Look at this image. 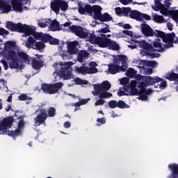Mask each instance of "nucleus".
<instances>
[{
  "instance_id": "f257e3e1",
  "label": "nucleus",
  "mask_w": 178,
  "mask_h": 178,
  "mask_svg": "<svg viewBox=\"0 0 178 178\" xmlns=\"http://www.w3.org/2000/svg\"><path fill=\"white\" fill-rule=\"evenodd\" d=\"M24 118L25 115L18 117L19 121L17 124V129L15 131H10L8 130V129H10V127H12V124H13V118H4L1 122H0V135L9 136V137H13V138H16V137L20 136L22 134V129H24V125L26 124V122H24Z\"/></svg>"
},
{
  "instance_id": "f3484780",
  "label": "nucleus",
  "mask_w": 178,
  "mask_h": 178,
  "mask_svg": "<svg viewBox=\"0 0 178 178\" xmlns=\"http://www.w3.org/2000/svg\"><path fill=\"white\" fill-rule=\"evenodd\" d=\"M140 48L146 51V52H155V49L152 47V44L147 42L145 40H141L138 42Z\"/></svg>"
},
{
  "instance_id": "39448f33",
  "label": "nucleus",
  "mask_w": 178,
  "mask_h": 178,
  "mask_svg": "<svg viewBox=\"0 0 178 178\" xmlns=\"http://www.w3.org/2000/svg\"><path fill=\"white\" fill-rule=\"evenodd\" d=\"M2 55L8 60L10 69H19V58L15 51L3 50Z\"/></svg>"
},
{
  "instance_id": "72a5a7b5",
  "label": "nucleus",
  "mask_w": 178,
  "mask_h": 178,
  "mask_svg": "<svg viewBox=\"0 0 178 178\" xmlns=\"http://www.w3.org/2000/svg\"><path fill=\"white\" fill-rule=\"evenodd\" d=\"M12 48H16V42L12 40L7 41L4 47V50H12Z\"/></svg>"
},
{
  "instance_id": "864d4df0",
  "label": "nucleus",
  "mask_w": 178,
  "mask_h": 178,
  "mask_svg": "<svg viewBox=\"0 0 178 178\" xmlns=\"http://www.w3.org/2000/svg\"><path fill=\"white\" fill-rule=\"evenodd\" d=\"M154 3H155L156 7H155V8L153 7L154 10H156V11L159 10V5H161V1L154 0Z\"/></svg>"
},
{
  "instance_id": "79ce46f5",
  "label": "nucleus",
  "mask_w": 178,
  "mask_h": 178,
  "mask_svg": "<svg viewBox=\"0 0 178 178\" xmlns=\"http://www.w3.org/2000/svg\"><path fill=\"white\" fill-rule=\"evenodd\" d=\"M50 45H59V40L54 38L52 36H50L48 42Z\"/></svg>"
},
{
  "instance_id": "20e7f679",
  "label": "nucleus",
  "mask_w": 178,
  "mask_h": 178,
  "mask_svg": "<svg viewBox=\"0 0 178 178\" xmlns=\"http://www.w3.org/2000/svg\"><path fill=\"white\" fill-rule=\"evenodd\" d=\"M55 115H56V108L55 107L49 108L47 113V110L44 108H42L40 110V113L37 115L36 118L34 119L35 124L37 126H41V124H44L45 121L49 118H54Z\"/></svg>"
},
{
  "instance_id": "5701e85b",
  "label": "nucleus",
  "mask_w": 178,
  "mask_h": 178,
  "mask_svg": "<svg viewBox=\"0 0 178 178\" xmlns=\"http://www.w3.org/2000/svg\"><path fill=\"white\" fill-rule=\"evenodd\" d=\"M34 37L36 40H39L44 43V42H48L51 37V35L40 32V33H35L34 35Z\"/></svg>"
},
{
  "instance_id": "49530a36",
  "label": "nucleus",
  "mask_w": 178,
  "mask_h": 178,
  "mask_svg": "<svg viewBox=\"0 0 178 178\" xmlns=\"http://www.w3.org/2000/svg\"><path fill=\"white\" fill-rule=\"evenodd\" d=\"M105 28H102L99 30V33H104V34L106 33H111V29H109V25L105 24Z\"/></svg>"
},
{
  "instance_id": "37998d69",
  "label": "nucleus",
  "mask_w": 178,
  "mask_h": 178,
  "mask_svg": "<svg viewBox=\"0 0 178 178\" xmlns=\"http://www.w3.org/2000/svg\"><path fill=\"white\" fill-rule=\"evenodd\" d=\"M129 95L134 97V95H140V90L136 89V88H130Z\"/></svg>"
},
{
  "instance_id": "393cba45",
  "label": "nucleus",
  "mask_w": 178,
  "mask_h": 178,
  "mask_svg": "<svg viewBox=\"0 0 178 178\" xmlns=\"http://www.w3.org/2000/svg\"><path fill=\"white\" fill-rule=\"evenodd\" d=\"M106 48L111 49V51H119L120 49V47H119V44L113 40L108 38L107 40V44Z\"/></svg>"
},
{
  "instance_id": "a878e982",
  "label": "nucleus",
  "mask_w": 178,
  "mask_h": 178,
  "mask_svg": "<svg viewBox=\"0 0 178 178\" xmlns=\"http://www.w3.org/2000/svg\"><path fill=\"white\" fill-rule=\"evenodd\" d=\"M176 40V33L172 32L171 33H165L163 38V42H170L175 44V40Z\"/></svg>"
},
{
  "instance_id": "bb28decb",
  "label": "nucleus",
  "mask_w": 178,
  "mask_h": 178,
  "mask_svg": "<svg viewBox=\"0 0 178 178\" xmlns=\"http://www.w3.org/2000/svg\"><path fill=\"white\" fill-rule=\"evenodd\" d=\"M153 48H159L155 49L154 52H165V49L162 47V40L157 38L152 42Z\"/></svg>"
},
{
  "instance_id": "423d86ee",
  "label": "nucleus",
  "mask_w": 178,
  "mask_h": 178,
  "mask_svg": "<svg viewBox=\"0 0 178 178\" xmlns=\"http://www.w3.org/2000/svg\"><path fill=\"white\" fill-rule=\"evenodd\" d=\"M162 81V78H159V76H149L146 79V82L142 81L139 83L138 85V88H140L142 92H144L146 95H151L152 94V90L151 89L147 90V87H149V86H152L156 83H160Z\"/></svg>"
},
{
  "instance_id": "4be33fe9",
  "label": "nucleus",
  "mask_w": 178,
  "mask_h": 178,
  "mask_svg": "<svg viewBox=\"0 0 178 178\" xmlns=\"http://www.w3.org/2000/svg\"><path fill=\"white\" fill-rule=\"evenodd\" d=\"M168 169L171 170L170 175L168 176V178H178V164L177 163H171L168 165Z\"/></svg>"
},
{
  "instance_id": "f8f14e48",
  "label": "nucleus",
  "mask_w": 178,
  "mask_h": 178,
  "mask_svg": "<svg viewBox=\"0 0 178 178\" xmlns=\"http://www.w3.org/2000/svg\"><path fill=\"white\" fill-rule=\"evenodd\" d=\"M108 106L111 109H115V108H119L120 109H127L130 108L129 104H126L123 100H111L108 102Z\"/></svg>"
},
{
  "instance_id": "8fccbe9b",
  "label": "nucleus",
  "mask_w": 178,
  "mask_h": 178,
  "mask_svg": "<svg viewBox=\"0 0 178 178\" xmlns=\"http://www.w3.org/2000/svg\"><path fill=\"white\" fill-rule=\"evenodd\" d=\"M173 44L174 43L165 42V44H163V47L162 46V48H163L164 51H165L166 49H169V48L173 47H174Z\"/></svg>"
},
{
  "instance_id": "b1692460",
  "label": "nucleus",
  "mask_w": 178,
  "mask_h": 178,
  "mask_svg": "<svg viewBox=\"0 0 178 178\" xmlns=\"http://www.w3.org/2000/svg\"><path fill=\"white\" fill-rule=\"evenodd\" d=\"M0 10L2 13H9L12 10V6L6 1L0 0Z\"/></svg>"
},
{
  "instance_id": "5fc2aeb1",
  "label": "nucleus",
  "mask_w": 178,
  "mask_h": 178,
  "mask_svg": "<svg viewBox=\"0 0 178 178\" xmlns=\"http://www.w3.org/2000/svg\"><path fill=\"white\" fill-rule=\"evenodd\" d=\"M9 34V31L3 29V28H0V35H8Z\"/></svg>"
},
{
  "instance_id": "aec40b11",
  "label": "nucleus",
  "mask_w": 178,
  "mask_h": 178,
  "mask_svg": "<svg viewBox=\"0 0 178 178\" xmlns=\"http://www.w3.org/2000/svg\"><path fill=\"white\" fill-rule=\"evenodd\" d=\"M17 58L18 60H21V62H24V63H27L29 65L30 62H31V57L24 51H17Z\"/></svg>"
},
{
  "instance_id": "f704fd0d",
  "label": "nucleus",
  "mask_w": 178,
  "mask_h": 178,
  "mask_svg": "<svg viewBox=\"0 0 178 178\" xmlns=\"http://www.w3.org/2000/svg\"><path fill=\"white\" fill-rule=\"evenodd\" d=\"M126 74L129 79H134L136 74H137V71L134 68H129L126 72Z\"/></svg>"
},
{
  "instance_id": "f03ea898",
  "label": "nucleus",
  "mask_w": 178,
  "mask_h": 178,
  "mask_svg": "<svg viewBox=\"0 0 178 178\" xmlns=\"http://www.w3.org/2000/svg\"><path fill=\"white\" fill-rule=\"evenodd\" d=\"M102 10V8L99 6H91L90 4L85 5L84 7L81 6V4L79 3L78 6V12L81 15H90V16H93V19L95 20H99L100 22H111V20H113V17L111 16L108 13H104L102 14L101 13Z\"/></svg>"
},
{
  "instance_id": "2eb2a0df",
  "label": "nucleus",
  "mask_w": 178,
  "mask_h": 178,
  "mask_svg": "<svg viewBox=\"0 0 178 178\" xmlns=\"http://www.w3.org/2000/svg\"><path fill=\"white\" fill-rule=\"evenodd\" d=\"M19 33H24L25 35L29 37V35H35V30L30 26L27 24H21L19 26Z\"/></svg>"
},
{
  "instance_id": "bf43d9fd",
  "label": "nucleus",
  "mask_w": 178,
  "mask_h": 178,
  "mask_svg": "<svg viewBox=\"0 0 178 178\" xmlns=\"http://www.w3.org/2000/svg\"><path fill=\"white\" fill-rule=\"evenodd\" d=\"M115 13L116 15H122V12H123V8H120V7H117L115 8Z\"/></svg>"
},
{
  "instance_id": "de8ad7c7",
  "label": "nucleus",
  "mask_w": 178,
  "mask_h": 178,
  "mask_svg": "<svg viewBox=\"0 0 178 178\" xmlns=\"http://www.w3.org/2000/svg\"><path fill=\"white\" fill-rule=\"evenodd\" d=\"M139 98L141 99V101H147L148 99V96H147L144 92L141 91L140 89V94H139Z\"/></svg>"
},
{
  "instance_id": "473e14b6",
  "label": "nucleus",
  "mask_w": 178,
  "mask_h": 178,
  "mask_svg": "<svg viewBox=\"0 0 178 178\" xmlns=\"http://www.w3.org/2000/svg\"><path fill=\"white\" fill-rule=\"evenodd\" d=\"M117 60L122 62V66L127 67V56L120 54L117 56Z\"/></svg>"
},
{
  "instance_id": "0eeeda50",
  "label": "nucleus",
  "mask_w": 178,
  "mask_h": 178,
  "mask_svg": "<svg viewBox=\"0 0 178 178\" xmlns=\"http://www.w3.org/2000/svg\"><path fill=\"white\" fill-rule=\"evenodd\" d=\"M63 87V83L58 82L56 83H42L41 85V90L44 92V94H56L59 90Z\"/></svg>"
},
{
  "instance_id": "1a4fd4ad",
  "label": "nucleus",
  "mask_w": 178,
  "mask_h": 178,
  "mask_svg": "<svg viewBox=\"0 0 178 178\" xmlns=\"http://www.w3.org/2000/svg\"><path fill=\"white\" fill-rule=\"evenodd\" d=\"M119 61H114L113 63H110L108 65V73L110 74H116V73H120V72H126L127 70V67L125 65H118Z\"/></svg>"
},
{
  "instance_id": "13d9d810",
  "label": "nucleus",
  "mask_w": 178,
  "mask_h": 178,
  "mask_svg": "<svg viewBox=\"0 0 178 178\" xmlns=\"http://www.w3.org/2000/svg\"><path fill=\"white\" fill-rule=\"evenodd\" d=\"M122 34H126V35H129V37H133V31L129 30L122 31Z\"/></svg>"
},
{
  "instance_id": "9d476101",
  "label": "nucleus",
  "mask_w": 178,
  "mask_h": 178,
  "mask_svg": "<svg viewBox=\"0 0 178 178\" xmlns=\"http://www.w3.org/2000/svg\"><path fill=\"white\" fill-rule=\"evenodd\" d=\"M70 30L75 35L79 37V38H88V37L89 32L87 30L85 31L84 28L81 26L72 25L70 27Z\"/></svg>"
},
{
  "instance_id": "603ef678",
  "label": "nucleus",
  "mask_w": 178,
  "mask_h": 178,
  "mask_svg": "<svg viewBox=\"0 0 178 178\" xmlns=\"http://www.w3.org/2000/svg\"><path fill=\"white\" fill-rule=\"evenodd\" d=\"M137 84H138V82L137 81H131L129 83L130 88H136Z\"/></svg>"
},
{
  "instance_id": "c03bdc74",
  "label": "nucleus",
  "mask_w": 178,
  "mask_h": 178,
  "mask_svg": "<svg viewBox=\"0 0 178 178\" xmlns=\"http://www.w3.org/2000/svg\"><path fill=\"white\" fill-rule=\"evenodd\" d=\"M18 99L19 101H30V99H31V97L27 96V95L26 94H22L18 96Z\"/></svg>"
},
{
  "instance_id": "7c9ffc66",
  "label": "nucleus",
  "mask_w": 178,
  "mask_h": 178,
  "mask_svg": "<svg viewBox=\"0 0 178 178\" xmlns=\"http://www.w3.org/2000/svg\"><path fill=\"white\" fill-rule=\"evenodd\" d=\"M86 58H88V52L86 50H82L78 54L77 60L81 63Z\"/></svg>"
},
{
  "instance_id": "dca6fc26",
  "label": "nucleus",
  "mask_w": 178,
  "mask_h": 178,
  "mask_svg": "<svg viewBox=\"0 0 178 178\" xmlns=\"http://www.w3.org/2000/svg\"><path fill=\"white\" fill-rule=\"evenodd\" d=\"M142 33L145 37H154V29L147 24L145 22H143L141 24Z\"/></svg>"
},
{
  "instance_id": "0e129e2a",
  "label": "nucleus",
  "mask_w": 178,
  "mask_h": 178,
  "mask_svg": "<svg viewBox=\"0 0 178 178\" xmlns=\"http://www.w3.org/2000/svg\"><path fill=\"white\" fill-rule=\"evenodd\" d=\"M147 65L151 67H155L156 65H157V63L156 61H148Z\"/></svg>"
},
{
  "instance_id": "680f3d73",
  "label": "nucleus",
  "mask_w": 178,
  "mask_h": 178,
  "mask_svg": "<svg viewBox=\"0 0 178 178\" xmlns=\"http://www.w3.org/2000/svg\"><path fill=\"white\" fill-rule=\"evenodd\" d=\"M28 43L29 44V45L35 44V40H34V38L30 36L29 38H28Z\"/></svg>"
},
{
  "instance_id": "c85d7f7f",
  "label": "nucleus",
  "mask_w": 178,
  "mask_h": 178,
  "mask_svg": "<svg viewBox=\"0 0 178 178\" xmlns=\"http://www.w3.org/2000/svg\"><path fill=\"white\" fill-rule=\"evenodd\" d=\"M165 79L169 81H177L178 80V74L176 72H168L165 74Z\"/></svg>"
},
{
  "instance_id": "ddd939ff",
  "label": "nucleus",
  "mask_w": 178,
  "mask_h": 178,
  "mask_svg": "<svg viewBox=\"0 0 178 178\" xmlns=\"http://www.w3.org/2000/svg\"><path fill=\"white\" fill-rule=\"evenodd\" d=\"M58 73L64 80H70L72 79V67H70V64L66 67H60Z\"/></svg>"
},
{
  "instance_id": "a211bd4d",
  "label": "nucleus",
  "mask_w": 178,
  "mask_h": 178,
  "mask_svg": "<svg viewBox=\"0 0 178 178\" xmlns=\"http://www.w3.org/2000/svg\"><path fill=\"white\" fill-rule=\"evenodd\" d=\"M22 23L18 22L17 24H15L13 22H6V27L10 31H15L17 33H19L20 30V26Z\"/></svg>"
},
{
  "instance_id": "e433bc0d",
  "label": "nucleus",
  "mask_w": 178,
  "mask_h": 178,
  "mask_svg": "<svg viewBox=\"0 0 178 178\" xmlns=\"http://www.w3.org/2000/svg\"><path fill=\"white\" fill-rule=\"evenodd\" d=\"M153 20L156 23H163L165 22V18L162 15H158L156 14L153 15Z\"/></svg>"
},
{
  "instance_id": "a18cd8bd",
  "label": "nucleus",
  "mask_w": 178,
  "mask_h": 178,
  "mask_svg": "<svg viewBox=\"0 0 178 178\" xmlns=\"http://www.w3.org/2000/svg\"><path fill=\"white\" fill-rule=\"evenodd\" d=\"M130 12H131V8L130 7L122 8V15H124V16H129Z\"/></svg>"
},
{
  "instance_id": "7ed1b4c3",
  "label": "nucleus",
  "mask_w": 178,
  "mask_h": 178,
  "mask_svg": "<svg viewBox=\"0 0 178 178\" xmlns=\"http://www.w3.org/2000/svg\"><path fill=\"white\" fill-rule=\"evenodd\" d=\"M111 83L108 81H103L102 83H97L93 85L94 90L92 94L94 97H99V99L95 102V106H99L104 105L106 102L104 99L111 98L112 93L108 92L111 90Z\"/></svg>"
},
{
  "instance_id": "ea45409f",
  "label": "nucleus",
  "mask_w": 178,
  "mask_h": 178,
  "mask_svg": "<svg viewBox=\"0 0 178 178\" xmlns=\"http://www.w3.org/2000/svg\"><path fill=\"white\" fill-rule=\"evenodd\" d=\"M170 15L174 22L178 23V10H171Z\"/></svg>"
},
{
  "instance_id": "338daca9",
  "label": "nucleus",
  "mask_w": 178,
  "mask_h": 178,
  "mask_svg": "<svg viewBox=\"0 0 178 178\" xmlns=\"http://www.w3.org/2000/svg\"><path fill=\"white\" fill-rule=\"evenodd\" d=\"M90 99H91L90 98L81 99L80 101L81 105H86V104H87L88 101H90Z\"/></svg>"
},
{
  "instance_id": "9b49d317",
  "label": "nucleus",
  "mask_w": 178,
  "mask_h": 178,
  "mask_svg": "<svg viewBox=\"0 0 178 178\" xmlns=\"http://www.w3.org/2000/svg\"><path fill=\"white\" fill-rule=\"evenodd\" d=\"M75 71L79 74H94L98 73V68H90V67L86 66V64H83L81 67H75Z\"/></svg>"
},
{
  "instance_id": "774afa93",
  "label": "nucleus",
  "mask_w": 178,
  "mask_h": 178,
  "mask_svg": "<svg viewBox=\"0 0 178 178\" xmlns=\"http://www.w3.org/2000/svg\"><path fill=\"white\" fill-rule=\"evenodd\" d=\"M144 72L146 74H152V68H146Z\"/></svg>"
},
{
  "instance_id": "052dcab7",
  "label": "nucleus",
  "mask_w": 178,
  "mask_h": 178,
  "mask_svg": "<svg viewBox=\"0 0 178 178\" xmlns=\"http://www.w3.org/2000/svg\"><path fill=\"white\" fill-rule=\"evenodd\" d=\"M120 2L122 5H129L131 2H133V0H120Z\"/></svg>"
},
{
  "instance_id": "58836bf2",
  "label": "nucleus",
  "mask_w": 178,
  "mask_h": 178,
  "mask_svg": "<svg viewBox=\"0 0 178 178\" xmlns=\"http://www.w3.org/2000/svg\"><path fill=\"white\" fill-rule=\"evenodd\" d=\"M89 41L91 44H97V41L98 40V37H97V35H95L94 34V32H92V33H90L89 32Z\"/></svg>"
},
{
  "instance_id": "6e6d98bb",
  "label": "nucleus",
  "mask_w": 178,
  "mask_h": 178,
  "mask_svg": "<svg viewBox=\"0 0 178 178\" xmlns=\"http://www.w3.org/2000/svg\"><path fill=\"white\" fill-rule=\"evenodd\" d=\"M143 19H145V20H151V16L147 14H141V22H143Z\"/></svg>"
},
{
  "instance_id": "c9c22d12",
  "label": "nucleus",
  "mask_w": 178,
  "mask_h": 178,
  "mask_svg": "<svg viewBox=\"0 0 178 178\" xmlns=\"http://www.w3.org/2000/svg\"><path fill=\"white\" fill-rule=\"evenodd\" d=\"M165 32L159 30L153 31V37H156V38H161L163 40V37H165Z\"/></svg>"
},
{
  "instance_id": "4c0bfd02",
  "label": "nucleus",
  "mask_w": 178,
  "mask_h": 178,
  "mask_svg": "<svg viewBox=\"0 0 178 178\" xmlns=\"http://www.w3.org/2000/svg\"><path fill=\"white\" fill-rule=\"evenodd\" d=\"M45 48V43L43 42H36L35 43V47H33V49H37V51H42V49H44Z\"/></svg>"
},
{
  "instance_id": "cd10ccee",
  "label": "nucleus",
  "mask_w": 178,
  "mask_h": 178,
  "mask_svg": "<svg viewBox=\"0 0 178 178\" xmlns=\"http://www.w3.org/2000/svg\"><path fill=\"white\" fill-rule=\"evenodd\" d=\"M31 64H32V67L35 69V70H40L41 67L44 66V61L42 60H37V58L35 57L31 58Z\"/></svg>"
},
{
  "instance_id": "4d7b16f0",
  "label": "nucleus",
  "mask_w": 178,
  "mask_h": 178,
  "mask_svg": "<svg viewBox=\"0 0 178 178\" xmlns=\"http://www.w3.org/2000/svg\"><path fill=\"white\" fill-rule=\"evenodd\" d=\"M160 81H162L160 83V87H159L161 88V90H164V88H166V86H167L166 81H163V79H162V80Z\"/></svg>"
},
{
  "instance_id": "09e8293b",
  "label": "nucleus",
  "mask_w": 178,
  "mask_h": 178,
  "mask_svg": "<svg viewBox=\"0 0 178 178\" xmlns=\"http://www.w3.org/2000/svg\"><path fill=\"white\" fill-rule=\"evenodd\" d=\"M129 81H130V80L129 79V78L123 77L122 79H121L120 83L121 86H126V84H129Z\"/></svg>"
},
{
  "instance_id": "e2e57ef3",
  "label": "nucleus",
  "mask_w": 178,
  "mask_h": 178,
  "mask_svg": "<svg viewBox=\"0 0 178 178\" xmlns=\"http://www.w3.org/2000/svg\"><path fill=\"white\" fill-rule=\"evenodd\" d=\"M74 81H75V84L78 86H81V84H83V80H81V79L80 78L75 79Z\"/></svg>"
},
{
  "instance_id": "a19ab883",
  "label": "nucleus",
  "mask_w": 178,
  "mask_h": 178,
  "mask_svg": "<svg viewBox=\"0 0 178 178\" xmlns=\"http://www.w3.org/2000/svg\"><path fill=\"white\" fill-rule=\"evenodd\" d=\"M145 55H146V56H149L152 59L161 57V54L151 53V51H145Z\"/></svg>"
},
{
  "instance_id": "412c9836",
  "label": "nucleus",
  "mask_w": 178,
  "mask_h": 178,
  "mask_svg": "<svg viewBox=\"0 0 178 178\" xmlns=\"http://www.w3.org/2000/svg\"><path fill=\"white\" fill-rule=\"evenodd\" d=\"M11 5L15 12H23L22 0H11Z\"/></svg>"
},
{
  "instance_id": "3c124183",
  "label": "nucleus",
  "mask_w": 178,
  "mask_h": 178,
  "mask_svg": "<svg viewBox=\"0 0 178 178\" xmlns=\"http://www.w3.org/2000/svg\"><path fill=\"white\" fill-rule=\"evenodd\" d=\"M149 76H143V75H138L136 76L137 80H144V83H147V79H148Z\"/></svg>"
},
{
  "instance_id": "4468645a",
  "label": "nucleus",
  "mask_w": 178,
  "mask_h": 178,
  "mask_svg": "<svg viewBox=\"0 0 178 178\" xmlns=\"http://www.w3.org/2000/svg\"><path fill=\"white\" fill-rule=\"evenodd\" d=\"M79 42L74 40L72 42H67V53L70 55H77L79 54Z\"/></svg>"
},
{
  "instance_id": "69168bd1",
  "label": "nucleus",
  "mask_w": 178,
  "mask_h": 178,
  "mask_svg": "<svg viewBox=\"0 0 178 178\" xmlns=\"http://www.w3.org/2000/svg\"><path fill=\"white\" fill-rule=\"evenodd\" d=\"M97 123H101L102 124H105V123H106V120H105L104 118H97Z\"/></svg>"
},
{
  "instance_id": "c756f323",
  "label": "nucleus",
  "mask_w": 178,
  "mask_h": 178,
  "mask_svg": "<svg viewBox=\"0 0 178 178\" xmlns=\"http://www.w3.org/2000/svg\"><path fill=\"white\" fill-rule=\"evenodd\" d=\"M129 17L137 20V22H141V13L137 10H132L130 12Z\"/></svg>"
},
{
  "instance_id": "6e6552de",
  "label": "nucleus",
  "mask_w": 178,
  "mask_h": 178,
  "mask_svg": "<svg viewBox=\"0 0 178 178\" xmlns=\"http://www.w3.org/2000/svg\"><path fill=\"white\" fill-rule=\"evenodd\" d=\"M67 8H69V4L63 0H54V2L51 3V9H52L56 15H59L60 9L65 12L67 10Z\"/></svg>"
},
{
  "instance_id": "2f4dec72",
  "label": "nucleus",
  "mask_w": 178,
  "mask_h": 178,
  "mask_svg": "<svg viewBox=\"0 0 178 178\" xmlns=\"http://www.w3.org/2000/svg\"><path fill=\"white\" fill-rule=\"evenodd\" d=\"M50 29L51 31H60V26H59V22L54 19L50 24Z\"/></svg>"
},
{
  "instance_id": "6ab92c4d",
  "label": "nucleus",
  "mask_w": 178,
  "mask_h": 178,
  "mask_svg": "<svg viewBox=\"0 0 178 178\" xmlns=\"http://www.w3.org/2000/svg\"><path fill=\"white\" fill-rule=\"evenodd\" d=\"M108 39L109 38H106V35L102 34L100 37H97L96 44L98 45V47L100 48H106Z\"/></svg>"
}]
</instances>
